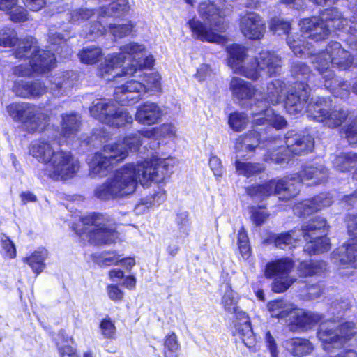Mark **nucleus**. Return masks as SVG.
I'll return each mask as SVG.
<instances>
[{
	"label": "nucleus",
	"mask_w": 357,
	"mask_h": 357,
	"mask_svg": "<svg viewBox=\"0 0 357 357\" xmlns=\"http://www.w3.org/2000/svg\"><path fill=\"white\" fill-rule=\"evenodd\" d=\"M268 310L272 317L282 321L286 324L295 305L284 300H275L270 301L267 305Z\"/></svg>",
	"instance_id": "obj_37"
},
{
	"label": "nucleus",
	"mask_w": 357,
	"mask_h": 357,
	"mask_svg": "<svg viewBox=\"0 0 357 357\" xmlns=\"http://www.w3.org/2000/svg\"><path fill=\"white\" fill-rule=\"evenodd\" d=\"M31 83L27 82H19L15 84L13 91L17 96L22 98H31Z\"/></svg>",
	"instance_id": "obj_56"
},
{
	"label": "nucleus",
	"mask_w": 357,
	"mask_h": 357,
	"mask_svg": "<svg viewBox=\"0 0 357 357\" xmlns=\"http://www.w3.org/2000/svg\"><path fill=\"white\" fill-rule=\"evenodd\" d=\"M178 164L174 158L152 157L130 163L118 169L105 182L96 187L94 195L101 200H114L132 195L138 183L149 187L151 182L161 183Z\"/></svg>",
	"instance_id": "obj_1"
},
{
	"label": "nucleus",
	"mask_w": 357,
	"mask_h": 357,
	"mask_svg": "<svg viewBox=\"0 0 357 357\" xmlns=\"http://www.w3.org/2000/svg\"><path fill=\"white\" fill-rule=\"evenodd\" d=\"M55 152L52 144L45 140L35 141L29 147L30 154L38 161L47 165L49 164Z\"/></svg>",
	"instance_id": "obj_36"
},
{
	"label": "nucleus",
	"mask_w": 357,
	"mask_h": 357,
	"mask_svg": "<svg viewBox=\"0 0 357 357\" xmlns=\"http://www.w3.org/2000/svg\"><path fill=\"white\" fill-rule=\"evenodd\" d=\"M357 258V237L349 241L346 246H340L332 253V259L334 263L348 268H356L355 261Z\"/></svg>",
	"instance_id": "obj_31"
},
{
	"label": "nucleus",
	"mask_w": 357,
	"mask_h": 357,
	"mask_svg": "<svg viewBox=\"0 0 357 357\" xmlns=\"http://www.w3.org/2000/svg\"><path fill=\"white\" fill-rule=\"evenodd\" d=\"M143 144V139L140 137V135L137 132L126 136L122 141L117 143H112L119 146V149H126L127 155L128 151H137Z\"/></svg>",
	"instance_id": "obj_45"
},
{
	"label": "nucleus",
	"mask_w": 357,
	"mask_h": 357,
	"mask_svg": "<svg viewBox=\"0 0 357 357\" xmlns=\"http://www.w3.org/2000/svg\"><path fill=\"white\" fill-rule=\"evenodd\" d=\"M146 54V48L144 45L139 44L135 42H130L127 44L122 45L120 48L119 53H114L111 54L107 55L105 59L104 63H101L99 68L105 64L106 59L109 56L116 55L117 57H120L122 59L121 63V69H123L122 68L123 63L125 60H129L131 63H136V61H138L139 59H141L145 56Z\"/></svg>",
	"instance_id": "obj_32"
},
{
	"label": "nucleus",
	"mask_w": 357,
	"mask_h": 357,
	"mask_svg": "<svg viewBox=\"0 0 357 357\" xmlns=\"http://www.w3.org/2000/svg\"><path fill=\"white\" fill-rule=\"evenodd\" d=\"M0 241L3 255L8 259L15 258L16 256V249L13 241L3 234L0 235Z\"/></svg>",
	"instance_id": "obj_53"
},
{
	"label": "nucleus",
	"mask_w": 357,
	"mask_h": 357,
	"mask_svg": "<svg viewBox=\"0 0 357 357\" xmlns=\"http://www.w3.org/2000/svg\"><path fill=\"white\" fill-rule=\"evenodd\" d=\"M100 328L102 334L106 338H114L116 333V327L110 318H105L100 323Z\"/></svg>",
	"instance_id": "obj_55"
},
{
	"label": "nucleus",
	"mask_w": 357,
	"mask_h": 357,
	"mask_svg": "<svg viewBox=\"0 0 357 357\" xmlns=\"http://www.w3.org/2000/svg\"><path fill=\"white\" fill-rule=\"evenodd\" d=\"M6 14L14 23H22L29 20V12L26 7L16 3Z\"/></svg>",
	"instance_id": "obj_49"
},
{
	"label": "nucleus",
	"mask_w": 357,
	"mask_h": 357,
	"mask_svg": "<svg viewBox=\"0 0 357 357\" xmlns=\"http://www.w3.org/2000/svg\"><path fill=\"white\" fill-rule=\"evenodd\" d=\"M121 61L122 59L116 55L109 56L106 59L105 64L98 69V75L107 81H112L123 75H134L142 68L152 67L154 59L152 55H147L146 53L142 59L136 61V63H132L123 69H121Z\"/></svg>",
	"instance_id": "obj_16"
},
{
	"label": "nucleus",
	"mask_w": 357,
	"mask_h": 357,
	"mask_svg": "<svg viewBox=\"0 0 357 357\" xmlns=\"http://www.w3.org/2000/svg\"><path fill=\"white\" fill-rule=\"evenodd\" d=\"M331 100L324 97L312 98L306 107L307 116L322 123L330 128L340 126L347 119L349 112L340 107L331 109Z\"/></svg>",
	"instance_id": "obj_11"
},
{
	"label": "nucleus",
	"mask_w": 357,
	"mask_h": 357,
	"mask_svg": "<svg viewBox=\"0 0 357 357\" xmlns=\"http://www.w3.org/2000/svg\"><path fill=\"white\" fill-rule=\"evenodd\" d=\"M236 294L227 284L226 290L222 298V305L225 310L234 314V326L235 333L239 336L244 344L252 348L255 346V338L250 325V321L245 312L241 311L238 305Z\"/></svg>",
	"instance_id": "obj_9"
},
{
	"label": "nucleus",
	"mask_w": 357,
	"mask_h": 357,
	"mask_svg": "<svg viewBox=\"0 0 357 357\" xmlns=\"http://www.w3.org/2000/svg\"><path fill=\"white\" fill-rule=\"evenodd\" d=\"M259 134L255 131H250L248 134L236 139L235 149L238 156H245L241 152L250 151L257 148L259 144Z\"/></svg>",
	"instance_id": "obj_39"
},
{
	"label": "nucleus",
	"mask_w": 357,
	"mask_h": 357,
	"mask_svg": "<svg viewBox=\"0 0 357 357\" xmlns=\"http://www.w3.org/2000/svg\"><path fill=\"white\" fill-rule=\"evenodd\" d=\"M294 265L293 260L289 257L272 260L266 264L264 275L266 278H274L271 285L274 292H284L294 284L296 279L289 275Z\"/></svg>",
	"instance_id": "obj_17"
},
{
	"label": "nucleus",
	"mask_w": 357,
	"mask_h": 357,
	"mask_svg": "<svg viewBox=\"0 0 357 357\" xmlns=\"http://www.w3.org/2000/svg\"><path fill=\"white\" fill-rule=\"evenodd\" d=\"M252 114L254 117L253 124L255 126L259 125H270L276 129H282L286 127L287 122L284 118L279 114H277L266 104L260 108L252 111Z\"/></svg>",
	"instance_id": "obj_27"
},
{
	"label": "nucleus",
	"mask_w": 357,
	"mask_h": 357,
	"mask_svg": "<svg viewBox=\"0 0 357 357\" xmlns=\"http://www.w3.org/2000/svg\"><path fill=\"white\" fill-rule=\"evenodd\" d=\"M158 137H173L176 136L177 129L172 123H164L158 127Z\"/></svg>",
	"instance_id": "obj_60"
},
{
	"label": "nucleus",
	"mask_w": 357,
	"mask_h": 357,
	"mask_svg": "<svg viewBox=\"0 0 357 357\" xmlns=\"http://www.w3.org/2000/svg\"><path fill=\"white\" fill-rule=\"evenodd\" d=\"M349 9L353 14L348 20V32L354 34L357 32V5L350 3Z\"/></svg>",
	"instance_id": "obj_61"
},
{
	"label": "nucleus",
	"mask_w": 357,
	"mask_h": 357,
	"mask_svg": "<svg viewBox=\"0 0 357 357\" xmlns=\"http://www.w3.org/2000/svg\"><path fill=\"white\" fill-rule=\"evenodd\" d=\"M17 44L14 54L16 58L24 59V63L15 66L13 73L19 76H31L45 73L55 67L54 54L50 50H38L32 38L19 40L16 32L4 29L0 32V45L13 47Z\"/></svg>",
	"instance_id": "obj_3"
},
{
	"label": "nucleus",
	"mask_w": 357,
	"mask_h": 357,
	"mask_svg": "<svg viewBox=\"0 0 357 357\" xmlns=\"http://www.w3.org/2000/svg\"><path fill=\"white\" fill-rule=\"evenodd\" d=\"M120 256L116 252L102 253L97 259V263L101 266H108L119 264Z\"/></svg>",
	"instance_id": "obj_54"
},
{
	"label": "nucleus",
	"mask_w": 357,
	"mask_h": 357,
	"mask_svg": "<svg viewBox=\"0 0 357 357\" xmlns=\"http://www.w3.org/2000/svg\"><path fill=\"white\" fill-rule=\"evenodd\" d=\"M239 29L246 38L257 40L266 33V26L264 18L255 12H246L239 19Z\"/></svg>",
	"instance_id": "obj_23"
},
{
	"label": "nucleus",
	"mask_w": 357,
	"mask_h": 357,
	"mask_svg": "<svg viewBox=\"0 0 357 357\" xmlns=\"http://www.w3.org/2000/svg\"><path fill=\"white\" fill-rule=\"evenodd\" d=\"M230 90L232 96L238 100H247L252 98L255 101L252 110L257 109V102L261 96L259 91L255 89L252 85L239 77H233L230 82Z\"/></svg>",
	"instance_id": "obj_29"
},
{
	"label": "nucleus",
	"mask_w": 357,
	"mask_h": 357,
	"mask_svg": "<svg viewBox=\"0 0 357 357\" xmlns=\"http://www.w3.org/2000/svg\"><path fill=\"white\" fill-rule=\"evenodd\" d=\"M178 338L174 333L167 335L164 342V356L177 357L175 353L179 349Z\"/></svg>",
	"instance_id": "obj_50"
},
{
	"label": "nucleus",
	"mask_w": 357,
	"mask_h": 357,
	"mask_svg": "<svg viewBox=\"0 0 357 357\" xmlns=\"http://www.w3.org/2000/svg\"><path fill=\"white\" fill-rule=\"evenodd\" d=\"M108 29L110 33L116 38H123L130 35L132 31L133 25L130 23H126L125 24H109Z\"/></svg>",
	"instance_id": "obj_52"
},
{
	"label": "nucleus",
	"mask_w": 357,
	"mask_h": 357,
	"mask_svg": "<svg viewBox=\"0 0 357 357\" xmlns=\"http://www.w3.org/2000/svg\"><path fill=\"white\" fill-rule=\"evenodd\" d=\"M349 307V304L345 301L336 300L333 301L330 307L329 312L331 314H337V319L340 317V315Z\"/></svg>",
	"instance_id": "obj_63"
},
{
	"label": "nucleus",
	"mask_w": 357,
	"mask_h": 357,
	"mask_svg": "<svg viewBox=\"0 0 357 357\" xmlns=\"http://www.w3.org/2000/svg\"><path fill=\"white\" fill-rule=\"evenodd\" d=\"M326 227L327 224L326 223L325 227L320 229V231H317L315 234L311 231L312 236H309L307 240H305L307 242L305 250L310 255L324 252L330 249L329 239L324 236Z\"/></svg>",
	"instance_id": "obj_34"
},
{
	"label": "nucleus",
	"mask_w": 357,
	"mask_h": 357,
	"mask_svg": "<svg viewBox=\"0 0 357 357\" xmlns=\"http://www.w3.org/2000/svg\"><path fill=\"white\" fill-rule=\"evenodd\" d=\"M209 166L217 178H220L223 174V168L220 160L214 155H212L209 160Z\"/></svg>",
	"instance_id": "obj_64"
},
{
	"label": "nucleus",
	"mask_w": 357,
	"mask_h": 357,
	"mask_svg": "<svg viewBox=\"0 0 357 357\" xmlns=\"http://www.w3.org/2000/svg\"><path fill=\"white\" fill-rule=\"evenodd\" d=\"M292 179H295V177L273 179L263 185L248 188L246 192L248 195L256 199H262L272 195H276L281 200H289L298 193V185L301 182L298 176L296 183H291Z\"/></svg>",
	"instance_id": "obj_13"
},
{
	"label": "nucleus",
	"mask_w": 357,
	"mask_h": 357,
	"mask_svg": "<svg viewBox=\"0 0 357 357\" xmlns=\"http://www.w3.org/2000/svg\"><path fill=\"white\" fill-rule=\"evenodd\" d=\"M128 10V0H116L108 7L101 8L98 17V21L91 24L89 32L84 36L93 39L103 35L106 31V19L112 17H119Z\"/></svg>",
	"instance_id": "obj_22"
},
{
	"label": "nucleus",
	"mask_w": 357,
	"mask_h": 357,
	"mask_svg": "<svg viewBox=\"0 0 357 357\" xmlns=\"http://www.w3.org/2000/svg\"><path fill=\"white\" fill-rule=\"evenodd\" d=\"M79 161L70 152L56 151L44 170L45 175L55 180H67L79 170Z\"/></svg>",
	"instance_id": "obj_18"
},
{
	"label": "nucleus",
	"mask_w": 357,
	"mask_h": 357,
	"mask_svg": "<svg viewBox=\"0 0 357 357\" xmlns=\"http://www.w3.org/2000/svg\"><path fill=\"white\" fill-rule=\"evenodd\" d=\"M140 81L130 80L115 88L114 98L121 105H129L137 102L147 92L161 91V77L158 73L140 75Z\"/></svg>",
	"instance_id": "obj_8"
},
{
	"label": "nucleus",
	"mask_w": 357,
	"mask_h": 357,
	"mask_svg": "<svg viewBox=\"0 0 357 357\" xmlns=\"http://www.w3.org/2000/svg\"><path fill=\"white\" fill-rule=\"evenodd\" d=\"M325 225L326 220L321 217H317L303 223L301 229H293L274 236L275 245L277 248L283 250L291 248L295 246L296 243L300 241L301 238L307 240L308 237L312 236L311 231L315 234L323 229Z\"/></svg>",
	"instance_id": "obj_20"
},
{
	"label": "nucleus",
	"mask_w": 357,
	"mask_h": 357,
	"mask_svg": "<svg viewBox=\"0 0 357 357\" xmlns=\"http://www.w3.org/2000/svg\"><path fill=\"white\" fill-rule=\"evenodd\" d=\"M127 157L126 149H119L115 144H107L103 149L96 153L89 160V175L91 177H102L107 174L112 166Z\"/></svg>",
	"instance_id": "obj_14"
},
{
	"label": "nucleus",
	"mask_w": 357,
	"mask_h": 357,
	"mask_svg": "<svg viewBox=\"0 0 357 357\" xmlns=\"http://www.w3.org/2000/svg\"><path fill=\"white\" fill-rule=\"evenodd\" d=\"M301 38L288 35L287 42L295 55L307 54L312 56V61L319 54L310 51V44L304 43L305 38L314 41L326 39L331 33L330 28L348 31V19L344 17L336 8L325 10L320 16L305 18L299 22ZM321 52H319L320 54Z\"/></svg>",
	"instance_id": "obj_2"
},
{
	"label": "nucleus",
	"mask_w": 357,
	"mask_h": 357,
	"mask_svg": "<svg viewBox=\"0 0 357 357\" xmlns=\"http://www.w3.org/2000/svg\"><path fill=\"white\" fill-rule=\"evenodd\" d=\"M93 15L94 11L92 9L83 7L75 8L69 13V22L75 24H80Z\"/></svg>",
	"instance_id": "obj_47"
},
{
	"label": "nucleus",
	"mask_w": 357,
	"mask_h": 357,
	"mask_svg": "<svg viewBox=\"0 0 357 357\" xmlns=\"http://www.w3.org/2000/svg\"><path fill=\"white\" fill-rule=\"evenodd\" d=\"M213 71L210 66L206 63H202L197 68L194 77L198 82H201L210 77Z\"/></svg>",
	"instance_id": "obj_58"
},
{
	"label": "nucleus",
	"mask_w": 357,
	"mask_h": 357,
	"mask_svg": "<svg viewBox=\"0 0 357 357\" xmlns=\"http://www.w3.org/2000/svg\"><path fill=\"white\" fill-rule=\"evenodd\" d=\"M326 269V264L323 261H303L298 266L301 276L307 277L320 274Z\"/></svg>",
	"instance_id": "obj_42"
},
{
	"label": "nucleus",
	"mask_w": 357,
	"mask_h": 357,
	"mask_svg": "<svg viewBox=\"0 0 357 357\" xmlns=\"http://www.w3.org/2000/svg\"><path fill=\"white\" fill-rule=\"evenodd\" d=\"M267 149L264 155L266 162L284 165L290 160L291 155H302L311 152L314 148V139L310 135L289 130L285 135V140L280 138H271L265 142Z\"/></svg>",
	"instance_id": "obj_6"
},
{
	"label": "nucleus",
	"mask_w": 357,
	"mask_h": 357,
	"mask_svg": "<svg viewBox=\"0 0 357 357\" xmlns=\"http://www.w3.org/2000/svg\"><path fill=\"white\" fill-rule=\"evenodd\" d=\"M92 116L112 127L119 128L132 123V116L124 108L117 107L109 99L94 100L89 108Z\"/></svg>",
	"instance_id": "obj_12"
},
{
	"label": "nucleus",
	"mask_w": 357,
	"mask_h": 357,
	"mask_svg": "<svg viewBox=\"0 0 357 357\" xmlns=\"http://www.w3.org/2000/svg\"><path fill=\"white\" fill-rule=\"evenodd\" d=\"M338 321L334 318L320 324L317 335L325 351L342 347L356 333L353 322L338 324Z\"/></svg>",
	"instance_id": "obj_10"
},
{
	"label": "nucleus",
	"mask_w": 357,
	"mask_h": 357,
	"mask_svg": "<svg viewBox=\"0 0 357 357\" xmlns=\"http://www.w3.org/2000/svg\"><path fill=\"white\" fill-rule=\"evenodd\" d=\"M332 197L328 194H321L310 199L304 200L294 207V212L299 216H307L332 204Z\"/></svg>",
	"instance_id": "obj_28"
},
{
	"label": "nucleus",
	"mask_w": 357,
	"mask_h": 357,
	"mask_svg": "<svg viewBox=\"0 0 357 357\" xmlns=\"http://www.w3.org/2000/svg\"><path fill=\"white\" fill-rule=\"evenodd\" d=\"M328 176V169L322 164L305 167L298 174V178L308 185H318L325 182Z\"/></svg>",
	"instance_id": "obj_33"
},
{
	"label": "nucleus",
	"mask_w": 357,
	"mask_h": 357,
	"mask_svg": "<svg viewBox=\"0 0 357 357\" xmlns=\"http://www.w3.org/2000/svg\"><path fill=\"white\" fill-rule=\"evenodd\" d=\"M197 10L199 17L207 24L215 26L216 31L225 32L227 30L228 25L225 20L223 0L200 1Z\"/></svg>",
	"instance_id": "obj_21"
},
{
	"label": "nucleus",
	"mask_w": 357,
	"mask_h": 357,
	"mask_svg": "<svg viewBox=\"0 0 357 357\" xmlns=\"http://www.w3.org/2000/svg\"><path fill=\"white\" fill-rule=\"evenodd\" d=\"M192 33V37L202 42L223 43L225 41L222 32L218 31L215 26L202 22L199 19L194 17L187 23Z\"/></svg>",
	"instance_id": "obj_24"
},
{
	"label": "nucleus",
	"mask_w": 357,
	"mask_h": 357,
	"mask_svg": "<svg viewBox=\"0 0 357 357\" xmlns=\"http://www.w3.org/2000/svg\"><path fill=\"white\" fill-rule=\"evenodd\" d=\"M270 29L278 35L288 34L290 23L283 19L274 17L270 22Z\"/></svg>",
	"instance_id": "obj_51"
},
{
	"label": "nucleus",
	"mask_w": 357,
	"mask_h": 357,
	"mask_svg": "<svg viewBox=\"0 0 357 357\" xmlns=\"http://www.w3.org/2000/svg\"><path fill=\"white\" fill-rule=\"evenodd\" d=\"M74 75L73 72H65L56 75L50 80L52 86L50 90L56 96L67 93L74 84V79L72 78Z\"/></svg>",
	"instance_id": "obj_38"
},
{
	"label": "nucleus",
	"mask_w": 357,
	"mask_h": 357,
	"mask_svg": "<svg viewBox=\"0 0 357 357\" xmlns=\"http://www.w3.org/2000/svg\"><path fill=\"white\" fill-rule=\"evenodd\" d=\"M317 75L311 73L309 67L303 63H294L291 67L292 75L296 79L295 92L287 95L286 110L290 114H297L305 107L309 97L310 85L312 86H322V73L317 68Z\"/></svg>",
	"instance_id": "obj_7"
},
{
	"label": "nucleus",
	"mask_w": 357,
	"mask_h": 357,
	"mask_svg": "<svg viewBox=\"0 0 357 357\" xmlns=\"http://www.w3.org/2000/svg\"><path fill=\"white\" fill-rule=\"evenodd\" d=\"M163 115V111L155 102L146 101L139 105L135 113V120L146 126L157 123Z\"/></svg>",
	"instance_id": "obj_30"
},
{
	"label": "nucleus",
	"mask_w": 357,
	"mask_h": 357,
	"mask_svg": "<svg viewBox=\"0 0 357 357\" xmlns=\"http://www.w3.org/2000/svg\"><path fill=\"white\" fill-rule=\"evenodd\" d=\"M7 112L16 122L26 123L33 131H42L48 121L43 109L27 102H14L7 106Z\"/></svg>",
	"instance_id": "obj_15"
},
{
	"label": "nucleus",
	"mask_w": 357,
	"mask_h": 357,
	"mask_svg": "<svg viewBox=\"0 0 357 357\" xmlns=\"http://www.w3.org/2000/svg\"><path fill=\"white\" fill-rule=\"evenodd\" d=\"M284 347L292 357L310 355L314 349V344L310 340L302 337H294L286 340Z\"/></svg>",
	"instance_id": "obj_35"
},
{
	"label": "nucleus",
	"mask_w": 357,
	"mask_h": 357,
	"mask_svg": "<svg viewBox=\"0 0 357 357\" xmlns=\"http://www.w3.org/2000/svg\"><path fill=\"white\" fill-rule=\"evenodd\" d=\"M252 220L256 226H261L269 216V213L264 208H256L252 211Z\"/></svg>",
	"instance_id": "obj_57"
},
{
	"label": "nucleus",
	"mask_w": 357,
	"mask_h": 357,
	"mask_svg": "<svg viewBox=\"0 0 357 357\" xmlns=\"http://www.w3.org/2000/svg\"><path fill=\"white\" fill-rule=\"evenodd\" d=\"M334 167L340 172H347L357 167V154L349 153L337 155L333 161Z\"/></svg>",
	"instance_id": "obj_43"
},
{
	"label": "nucleus",
	"mask_w": 357,
	"mask_h": 357,
	"mask_svg": "<svg viewBox=\"0 0 357 357\" xmlns=\"http://www.w3.org/2000/svg\"><path fill=\"white\" fill-rule=\"evenodd\" d=\"M236 169L238 174L248 178L259 174L264 169V167L260 164L236 161Z\"/></svg>",
	"instance_id": "obj_46"
},
{
	"label": "nucleus",
	"mask_w": 357,
	"mask_h": 357,
	"mask_svg": "<svg viewBox=\"0 0 357 357\" xmlns=\"http://www.w3.org/2000/svg\"><path fill=\"white\" fill-rule=\"evenodd\" d=\"M228 65L234 73L256 80L261 71L268 76L279 74L281 70V59L274 52L262 50L255 58L249 59L246 49L240 45L232 44L227 47Z\"/></svg>",
	"instance_id": "obj_5"
},
{
	"label": "nucleus",
	"mask_w": 357,
	"mask_h": 357,
	"mask_svg": "<svg viewBox=\"0 0 357 357\" xmlns=\"http://www.w3.org/2000/svg\"><path fill=\"white\" fill-rule=\"evenodd\" d=\"M79 118L75 114H66L62 116L61 135L66 138H74L79 131Z\"/></svg>",
	"instance_id": "obj_40"
},
{
	"label": "nucleus",
	"mask_w": 357,
	"mask_h": 357,
	"mask_svg": "<svg viewBox=\"0 0 357 357\" xmlns=\"http://www.w3.org/2000/svg\"><path fill=\"white\" fill-rule=\"evenodd\" d=\"M82 222L86 227L84 233H88L89 241L94 244H111L118 238V233L113 225L105 222L102 215L92 214L82 218Z\"/></svg>",
	"instance_id": "obj_19"
},
{
	"label": "nucleus",
	"mask_w": 357,
	"mask_h": 357,
	"mask_svg": "<svg viewBox=\"0 0 357 357\" xmlns=\"http://www.w3.org/2000/svg\"><path fill=\"white\" fill-rule=\"evenodd\" d=\"M313 64L322 73V86L335 97L347 98L351 84L341 78L334 77L331 67L346 70L354 64L351 54L342 48L338 42H330L326 49L313 60Z\"/></svg>",
	"instance_id": "obj_4"
},
{
	"label": "nucleus",
	"mask_w": 357,
	"mask_h": 357,
	"mask_svg": "<svg viewBox=\"0 0 357 357\" xmlns=\"http://www.w3.org/2000/svg\"><path fill=\"white\" fill-rule=\"evenodd\" d=\"M291 92H295V89L290 91H287L286 83L281 79H275L269 82L267 85V90L266 94H262L259 91L261 96L259 102H257V109L260 108L266 104V106L268 105H277L285 100L287 102V95Z\"/></svg>",
	"instance_id": "obj_25"
},
{
	"label": "nucleus",
	"mask_w": 357,
	"mask_h": 357,
	"mask_svg": "<svg viewBox=\"0 0 357 357\" xmlns=\"http://www.w3.org/2000/svg\"><path fill=\"white\" fill-rule=\"evenodd\" d=\"M177 223L181 236H186L188 235L190 228V224L188 219V215L185 213H181L178 215Z\"/></svg>",
	"instance_id": "obj_62"
},
{
	"label": "nucleus",
	"mask_w": 357,
	"mask_h": 357,
	"mask_svg": "<svg viewBox=\"0 0 357 357\" xmlns=\"http://www.w3.org/2000/svg\"><path fill=\"white\" fill-rule=\"evenodd\" d=\"M345 135L350 144H357V117L348 126Z\"/></svg>",
	"instance_id": "obj_59"
},
{
	"label": "nucleus",
	"mask_w": 357,
	"mask_h": 357,
	"mask_svg": "<svg viewBox=\"0 0 357 357\" xmlns=\"http://www.w3.org/2000/svg\"><path fill=\"white\" fill-rule=\"evenodd\" d=\"M47 256V250L43 248L35 251L29 257L24 258V261L29 265L36 274L38 275L45 267V261Z\"/></svg>",
	"instance_id": "obj_41"
},
{
	"label": "nucleus",
	"mask_w": 357,
	"mask_h": 357,
	"mask_svg": "<svg viewBox=\"0 0 357 357\" xmlns=\"http://www.w3.org/2000/svg\"><path fill=\"white\" fill-rule=\"evenodd\" d=\"M321 319L322 316L318 313L297 310L295 307L286 325L292 332H301L311 328Z\"/></svg>",
	"instance_id": "obj_26"
},
{
	"label": "nucleus",
	"mask_w": 357,
	"mask_h": 357,
	"mask_svg": "<svg viewBox=\"0 0 357 357\" xmlns=\"http://www.w3.org/2000/svg\"><path fill=\"white\" fill-rule=\"evenodd\" d=\"M80 61L86 64H94L102 56L100 47L96 45H89L84 47L78 54Z\"/></svg>",
	"instance_id": "obj_44"
},
{
	"label": "nucleus",
	"mask_w": 357,
	"mask_h": 357,
	"mask_svg": "<svg viewBox=\"0 0 357 357\" xmlns=\"http://www.w3.org/2000/svg\"><path fill=\"white\" fill-rule=\"evenodd\" d=\"M248 121V115L243 112H235L229 117V125L236 132H241L245 129Z\"/></svg>",
	"instance_id": "obj_48"
}]
</instances>
